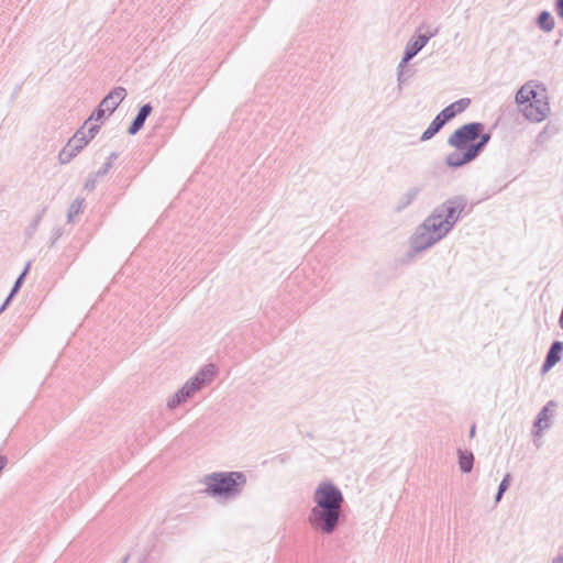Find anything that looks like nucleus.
Wrapping results in <instances>:
<instances>
[{
  "label": "nucleus",
  "mask_w": 563,
  "mask_h": 563,
  "mask_svg": "<svg viewBox=\"0 0 563 563\" xmlns=\"http://www.w3.org/2000/svg\"><path fill=\"white\" fill-rule=\"evenodd\" d=\"M308 521L310 526L323 534H332L341 525L344 497L340 488L330 481L319 483L312 496Z\"/></svg>",
  "instance_id": "obj_1"
},
{
  "label": "nucleus",
  "mask_w": 563,
  "mask_h": 563,
  "mask_svg": "<svg viewBox=\"0 0 563 563\" xmlns=\"http://www.w3.org/2000/svg\"><path fill=\"white\" fill-rule=\"evenodd\" d=\"M466 206L464 196L451 197L437 206L419 225L440 242L453 230Z\"/></svg>",
  "instance_id": "obj_2"
},
{
  "label": "nucleus",
  "mask_w": 563,
  "mask_h": 563,
  "mask_svg": "<svg viewBox=\"0 0 563 563\" xmlns=\"http://www.w3.org/2000/svg\"><path fill=\"white\" fill-rule=\"evenodd\" d=\"M246 475L240 471L213 472L201 479L203 493L212 498L232 500L238 498L245 485Z\"/></svg>",
  "instance_id": "obj_3"
},
{
  "label": "nucleus",
  "mask_w": 563,
  "mask_h": 563,
  "mask_svg": "<svg viewBox=\"0 0 563 563\" xmlns=\"http://www.w3.org/2000/svg\"><path fill=\"white\" fill-rule=\"evenodd\" d=\"M492 139L490 133L485 130L481 132L474 144H471L464 152H451L445 156V164L450 168H460L476 159L485 150Z\"/></svg>",
  "instance_id": "obj_4"
},
{
  "label": "nucleus",
  "mask_w": 563,
  "mask_h": 563,
  "mask_svg": "<svg viewBox=\"0 0 563 563\" xmlns=\"http://www.w3.org/2000/svg\"><path fill=\"white\" fill-rule=\"evenodd\" d=\"M484 130L485 125L482 122L463 124L449 136L448 144L455 148L454 152H464L475 143Z\"/></svg>",
  "instance_id": "obj_5"
},
{
  "label": "nucleus",
  "mask_w": 563,
  "mask_h": 563,
  "mask_svg": "<svg viewBox=\"0 0 563 563\" xmlns=\"http://www.w3.org/2000/svg\"><path fill=\"white\" fill-rule=\"evenodd\" d=\"M439 243L435 238L431 236L426 230H421L418 225L415 232L409 238V251L407 253L409 258H413L417 255L428 251L432 246Z\"/></svg>",
  "instance_id": "obj_6"
},
{
  "label": "nucleus",
  "mask_w": 563,
  "mask_h": 563,
  "mask_svg": "<svg viewBox=\"0 0 563 563\" xmlns=\"http://www.w3.org/2000/svg\"><path fill=\"white\" fill-rule=\"evenodd\" d=\"M545 99L547 98L543 95L537 100L527 102L526 106L520 108V111L522 112L523 117L532 122L543 121L550 111L549 103Z\"/></svg>",
  "instance_id": "obj_7"
},
{
  "label": "nucleus",
  "mask_w": 563,
  "mask_h": 563,
  "mask_svg": "<svg viewBox=\"0 0 563 563\" xmlns=\"http://www.w3.org/2000/svg\"><path fill=\"white\" fill-rule=\"evenodd\" d=\"M427 45V37L420 35L411 37L405 47L404 56L399 63V68L405 66Z\"/></svg>",
  "instance_id": "obj_8"
},
{
  "label": "nucleus",
  "mask_w": 563,
  "mask_h": 563,
  "mask_svg": "<svg viewBox=\"0 0 563 563\" xmlns=\"http://www.w3.org/2000/svg\"><path fill=\"white\" fill-rule=\"evenodd\" d=\"M539 88V85H537L534 81H528L521 88L516 92L515 100L519 108H522L526 106L527 102H531L533 100H537L542 95L537 90Z\"/></svg>",
  "instance_id": "obj_9"
},
{
  "label": "nucleus",
  "mask_w": 563,
  "mask_h": 563,
  "mask_svg": "<svg viewBox=\"0 0 563 563\" xmlns=\"http://www.w3.org/2000/svg\"><path fill=\"white\" fill-rule=\"evenodd\" d=\"M200 390L190 379L168 400L167 407L175 409Z\"/></svg>",
  "instance_id": "obj_10"
},
{
  "label": "nucleus",
  "mask_w": 563,
  "mask_h": 563,
  "mask_svg": "<svg viewBox=\"0 0 563 563\" xmlns=\"http://www.w3.org/2000/svg\"><path fill=\"white\" fill-rule=\"evenodd\" d=\"M125 88L115 87L101 100L100 103L108 110V115H110L118 108V106L125 99Z\"/></svg>",
  "instance_id": "obj_11"
},
{
  "label": "nucleus",
  "mask_w": 563,
  "mask_h": 563,
  "mask_svg": "<svg viewBox=\"0 0 563 563\" xmlns=\"http://www.w3.org/2000/svg\"><path fill=\"white\" fill-rule=\"evenodd\" d=\"M471 104L470 98H461L457 101L452 102L439 112L448 122L454 119L457 114L465 111Z\"/></svg>",
  "instance_id": "obj_12"
},
{
  "label": "nucleus",
  "mask_w": 563,
  "mask_h": 563,
  "mask_svg": "<svg viewBox=\"0 0 563 563\" xmlns=\"http://www.w3.org/2000/svg\"><path fill=\"white\" fill-rule=\"evenodd\" d=\"M563 342L554 341L545 355V360L542 364V372L545 373L550 371L561 360Z\"/></svg>",
  "instance_id": "obj_13"
},
{
  "label": "nucleus",
  "mask_w": 563,
  "mask_h": 563,
  "mask_svg": "<svg viewBox=\"0 0 563 563\" xmlns=\"http://www.w3.org/2000/svg\"><path fill=\"white\" fill-rule=\"evenodd\" d=\"M216 376V366L213 364H207L201 367L190 380L201 389L206 385L210 384Z\"/></svg>",
  "instance_id": "obj_14"
},
{
  "label": "nucleus",
  "mask_w": 563,
  "mask_h": 563,
  "mask_svg": "<svg viewBox=\"0 0 563 563\" xmlns=\"http://www.w3.org/2000/svg\"><path fill=\"white\" fill-rule=\"evenodd\" d=\"M551 406H554V402L553 401H549L541 410L540 412L538 413L536 420H534V423H533V428H534V431H533V434L534 437L537 435H540V433L545 430V429H549L550 428V416H551V411H550V407Z\"/></svg>",
  "instance_id": "obj_15"
},
{
  "label": "nucleus",
  "mask_w": 563,
  "mask_h": 563,
  "mask_svg": "<svg viewBox=\"0 0 563 563\" xmlns=\"http://www.w3.org/2000/svg\"><path fill=\"white\" fill-rule=\"evenodd\" d=\"M152 106L150 103L143 104L140 109L135 118L133 119L131 125L128 129V133L131 135H135L143 126L146 119L152 113Z\"/></svg>",
  "instance_id": "obj_16"
},
{
  "label": "nucleus",
  "mask_w": 563,
  "mask_h": 563,
  "mask_svg": "<svg viewBox=\"0 0 563 563\" xmlns=\"http://www.w3.org/2000/svg\"><path fill=\"white\" fill-rule=\"evenodd\" d=\"M421 191V188L420 187H410L409 189H407L397 200V203L395 206V211L396 212H401L404 211L406 208H408L415 200L416 198L418 197V195L420 194Z\"/></svg>",
  "instance_id": "obj_17"
},
{
  "label": "nucleus",
  "mask_w": 563,
  "mask_h": 563,
  "mask_svg": "<svg viewBox=\"0 0 563 563\" xmlns=\"http://www.w3.org/2000/svg\"><path fill=\"white\" fill-rule=\"evenodd\" d=\"M448 123V121L438 113L435 118L431 121L429 126L424 130V132L420 136L421 142L429 141L432 139L440 130Z\"/></svg>",
  "instance_id": "obj_18"
},
{
  "label": "nucleus",
  "mask_w": 563,
  "mask_h": 563,
  "mask_svg": "<svg viewBox=\"0 0 563 563\" xmlns=\"http://www.w3.org/2000/svg\"><path fill=\"white\" fill-rule=\"evenodd\" d=\"M537 25L543 32H552L555 27V21L549 11H541L537 18Z\"/></svg>",
  "instance_id": "obj_19"
},
{
  "label": "nucleus",
  "mask_w": 563,
  "mask_h": 563,
  "mask_svg": "<svg viewBox=\"0 0 563 563\" xmlns=\"http://www.w3.org/2000/svg\"><path fill=\"white\" fill-rule=\"evenodd\" d=\"M459 466L462 473H470L474 466V455L472 452L459 450Z\"/></svg>",
  "instance_id": "obj_20"
},
{
  "label": "nucleus",
  "mask_w": 563,
  "mask_h": 563,
  "mask_svg": "<svg viewBox=\"0 0 563 563\" xmlns=\"http://www.w3.org/2000/svg\"><path fill=\"white\" fill-rule=\"evenodd\" d=\"M87 135H86V126L82 125L75 134L74 136L68 141L69 144H71L75 150H78V153L89 143Z\"/></svg>",
  "instance_id": "obj_21"
},
{
  "label": "nucleus",
  "mask_w": 563,
  "mask_h": 563,
  "mask_svg": "<svg viewBox=\"0 0 563 563\" xmlns=\"http://www.w3.org/2000/svg\"><path fill=\"white\" fill-rule=\"evenodd\" d=\"M78 154V150L67 142V144L63 147V150L58 154V159L60 164H68L76 155Z\"/></svg>",
  "instance_id": "obj_22"
},
{
  "label": "nucleus",
  "mask_w": 563,
  "mask_h": 563,
  "mask_svg": "<svg viewBox=\"0 0 563 563\" xmlns=\"http://www.w3.org/2000/svg\"><path fill=\"white\" fill-rule=\"evenodd\" d=\"M45 212V209H43L41 212H38L32 220V222L26 227L25 229V235L27 239H31L34 233L36 232L42 219L43 214Z\"/></svg>",
  "instance_id": "obj_23"
},
{
  "label": "nucleus",
  "mask_w": 563,
  "mask_h": 563,
  "mask_svg": "<svg viewBox=\"0 0 563 563\" xmlns=\"http://www.w3.org/2000/svg\"><path fill=\"white\" fill-rule=\"evenodd\" d=\"M108 115V110L102 107L101 103L92 111L88 120L85 121L84 125L87 126L91 121H101Z\"/></svg>",
  "instance_id": "obj_24"
},
{
  "label": "nucleus",
  "mask_w": 563,
  "mask_h": 563,
  "mask_svg": "<svg viewBox=\"0 0 563 563\" xmlns=\"http://www.w3.org/2000/svg\"><path fill=\"white\" fill-rule=\"evenodd\" d=\"M29 267H30V264H27L25 266V268L23 269V272L19 275V277L16 278V280L14 282L13 284V287L11 288V291H10V298H13L16 292L20 290L22 284H23V280L29 272Z\"/></svg>",
  "instance_id": "obj_25"
},
{
  "label": "nucleus",
  "mask_w": 563,
  "mask_h": 563,
  "mask_svg": "<svg viewBox=\"0 0 563 563\" xmlns=\"http://www.w3.org/2000/svg\"><path fill=\"white\" fill-rule=\"evenodd\" d=\"M82 207V200L76 199L73 201V203L69 206L67 219L68 222H73V219L75 216L79 214Z\"/></svg>",
  "instance_id": "obj_26"
},
{
  "label": "nucleus",
  "mask_w": 563,
  "mask_h": 563,
  "mask_svg": "<svg viewBox=\"0 0 563 563\" xmlns=\"http://www.w3.org/2000/svg\"><path fill=\"white\" fill-rule=\"evenodd\" d=\"M100 126L98 124H92L89 122V124L86 126V135L88 141H91L97 135Z\"/></svg>",
  "instance_id": "obj_27"
},
{
  "label": "nucleus",
  "mask_w": 563,
  "mask_h": 563,
  "mask_svg": "<svg viewBox=\"0 0 563 563\" xmlns=\"http://www.w3.org/2000/svg\"><path fill=\"white\" fill-rule=\"evenodd\" d=\"M510 481H511V475L509 473H507L504 476V478L501 479V482L498 486V490L506 492L510 485Z\"/></svg>",
  "instance_id": "obj_28"
},
{
  "label": "nucleus",
  "mask_w": 563,
  "mask_h": 563,
  "mask_svg": "<svg viewBox=\"0 0 563 563\" xmlns=\"http://www.w3.org/2000/svg\"><path fill=\"white\" fill-rule=\"evenodd\" d=\"M97 177L96 174L95 175H90L86 183H85V188L87 190H93L96 188V185H97Z\"/></svg>",
  "instance_id": "obj_29"
},
{
  "label": "nucleus",
  "mask_w": 563,
  "mask_h": 563,
  "mask_svg": "<svg viewBox=\"0 0 563 563\" xmlns=\"http://www.w3.org/2000/svg\"><path fill=\"white\" fill-rule=\"evenodd\" d=\"M111 167H112V163L106 162L103 164V166L96 173V176L102 177V176L107 175Z\"/></svg>",
  "instance_id": "obj_30"
},
{
  "label": "nucleus",
  "mask_w": 563,
  "mask_h": 563,
  "mask_svg": "<svg viewBox=\"0 0 563 563\" xmlns=\"http://www.w3.org/2000/svg\"><path fill=\"white\" fill-rule=\"evenodd\" d=\"M554 10L559 18L563 20V0L554 1Z\"/></svg>",
  "instance_id": "obj_31"
},
{
  "label": "nucleus",
  "mask_w": 563,
  "mask_h": 563,
  "mask_svg": "<svg viewBox=\"0 0 563 563\" xmlns=\"http://www.w3.org/2000/svg\"><path fill=\"white\" fill-rule=\"evenodd\" d=\"M439 33V27H434L432 30H429L427 33L424 34H419L421 37H427V43L434 36H437Z\"/></svg>",
  "instance_id": "obj_32"
},
{
  "label": "nucleus",
  "mask_w": 563,
  "mask_h": 563,
  "mask_svg": "<svg viewBox=\"0 0 563 563\" xmlns=\"http://www.w3.org/2000/svg\"><path fill=\"white\" fill-rule=\"evenodd\" d=\"M12 300V298H10V295L5 298L4 302L1 305L0 307V313H2L7 307L10 305V301Z\"/></svg>",
  "instance_id": "obj_33"
},
{
  "label": "nucleus",
  "mask_w": 563,
  "mask_h": 563,
  "mask_svg": "<svg viewBox=\"0 0 563 563\" xmlns=\"http://www.w3.org/2000/svg\"><path fill=\"white\" fill-rule=\"evenodd\" d=\"M505 492H501V490H498L497 489V493H496V496H495V503H499L504 496Z\"/></svg>",
  "instance_id": "obj_34"
},
{
  "label": "nucleus",
  "mask_w": 563,
  "mask_h": 563,
  "mask_svg": "<svg viewBox=\"0 0 563 563\" xmlns=\"http://www.w3.org/2000/svg\"><path fill=\"white\" fill-rule=\"evenodd\" d=\"M398 81L399 84L404 82V68L398 67Z\"/></svg>",
  "instance_id": "obj_35"
},
{
  "label": "nucleus",
  "mask_w": 563,
  "mask_h": 563,
  "mask_svg": "<svg viewBox=\"0 0 563 563\" xmlns=\"http://www.w3.org/2000/svg\"><path fill=\"white\" fill-rule=\"evenodd\" d=\"M117 157H118V154H117L115 152H112V153L109 155V157H108L107 162H111V163H112L114 159H117Z\"/></svg>",
  "instance_id": "obj_36"
},
{
  "label": "nucleus",
  "mask_w": 563,
  "mask_h": 563,
  "mask_svg": "<svg viewBox=\"0 0 563 563\" xmlns=\"http://www.w3.org/2000/svg\"><path fill=\"white\" fill-rule=\"evenodd\" d=\"M552 563H563V556L559 555V556L554 558Z\"/></svg>",
  "instance_id": "obj_37"
},
{
  "label": "nucleus",
  "mask_w": 563,
  "mask_h": 563,
  "mask_svg": "<svg viewBox=\"0 0 563 563\" xmlns=\"http://www.w3.org/2000/svg\"><path fill=\"white\" fill-rule=\"evenodd\" d=\"M475 430H476V427H475V424H473V426L471 427V430H470V437H471V438H473V437L475 435Z\"/></svg>",
  "instance_id": "obj_38"
},
{
  "label": "nucleus",
  "mask_w": 563,
  "mask_h": 563,
  "mask_svg": "<svg viewBox=\"0 0 563 563\" xmlns=\"http://www.w3.org/2000/svg\"><path fill=\"white\" fill-rule=\"evenodd\" d=\"M560 328L563 330V312H561L560 319H559Z\"/></svg>",
  "instance_id": "obj_39"
}]
</instances>
